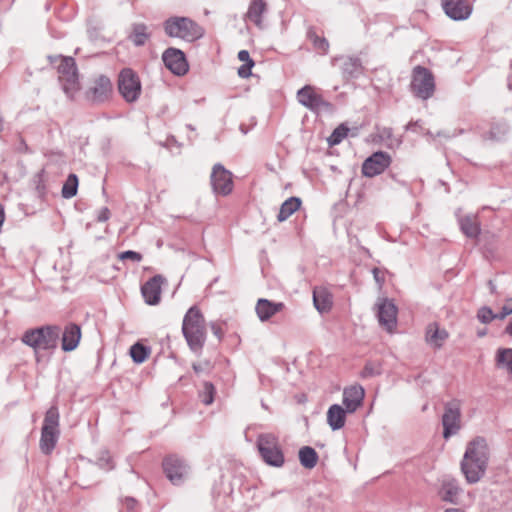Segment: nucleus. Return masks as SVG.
Here are the masks:
<instances>
[{"label": "nucleus", "mask_w": 512, "mask_h": 512, "mask_svg": "<svg viewBox=\"0 0 512 512\" xmlns=\"http://www.w3.org/2000/svg\"><path fill=\"white\" fill-rule=\"evenodd\" d=\"M488 462V447L484 439L471 441L461 462V470L468 483L474 484L484 476Z\"/></svg>", "instance_id": "1"}, {"label": "nucleus", "mask_w": 512, "mask_h": 512, "mask_svg": "<svg viewBox=\"0 0 512 512\" xmlns=\"http://www.w3.org/2000/svg\"><path fill=\"white\" fill-rule=\"evenodd\" d=\"M182 333L192 351L202 350L207 332L205 318L197 305L190 307L184 315Z\"/></svg>", "instance_id": "2"}, {"label": "nucleus", "mask_w": 512, "mask_h": 512, "mask_svg": "<svg viewBox=\"0 0 512 512\" xmlns=\"http://www.w3.org/2000/svg\"><path fill=\"white\" fill-rule=\"evenodd\" d=\"M48 59L51 64H56L58 62L56 68L62 89L69 98H74L81 89L75 59L70 56L62 55L49 56Z\"/></svg>", "instance_id": "3"}, {"label": "nucleus", "mask_w": 512, "mask_h": 512, "mask_svg": "<svg viewBox=\"0 0 512 512\" xmlns=\"http://www.w3.org/2000/svg\"><path fill=\"white\" fill-rule=\"evenodd\" d=\"M61 328L58 325H45L27 330L22 342L34 350H54L57 348Z\"/></svg>", "instance_id": "4"}, {"label": "nucleus", "mask_w": 512, "mask_h": 512, "mask_svg": "<svg viewBox=\"0 0 512 512\" xmlns=\"http://www.w3.org/2000/svg\"><path fill=\"white\" fill-rule=\"evenodd\" d=\"M165 33L172 38L193 42L204 35L203 28L188 17L174 16L163 23Z\"/></svg>", "instance_id": "5"}, {"label": "nucleus", "mask_w": 512, "mask_h": 512, "mask_svg": "<svg viewBox=\"0 0 512 512\" xmlns=\"http://www.w3.org/2000/svg\"><path fill=\"white\" fill-rule=\"evenodd\" d=\"M60 436L59 412L55 406L50 407L44 417L39 446L49 455L54 450Z\"/></svg>", "instance_id": "6"}, {"label": "nucleus", "mask_w": 512, "mask_h": 512, "mask_svg": "<svg viewBox=\"0 0 512 512\" xmlns=\"http://www.w3.org/2000/svg\"><path fill=\"white\" fill-rule=\"evenodd\" d=\"M257 448L263 461L273 467H282L285 463L284 453L278 437L272 433H262L257 437Z\"/></svg>", "instance_id": "7"}, {"label": "nucleus", "mask_w": 512, "mask_h": 512, "mask_svg": "<svg viewBox=\"0 0 512 512\" xmlns=\"http://www.w3.org/2000/svg\"><path fill=\"white\" fill-rule=\"evenodd\" d=\"M410 88L417 98L422 100L431 98L435 91V80L432 72L420 65L414 67Z\"/></svg>", "instance_id": "8"}, {"label": "nucleus", "mask_w": 512, "mask_h": 512, "mask_svg": "<svg viewBox=\"0 0 512 512\" xmlns=\"http://www.w3.org/2000/svg\"><path fill=\"white\" fill-rule=\"evenodd\" d=\"M297 101L314 113L331 112L333 105L324 99L319 89L312 85H305L297 91Z\"/></svg>", "instance_id": "9"}, {"label": "nucleus", "mask_w": 512, "mask_h": 512, "mask_svg": "<svg viewBox=\"0 0 512 512\" xmlns=\"http://www.w3.org/2000/svg\"><path fill=\"white\" fill-rule=\"evenodd\" d=\"M118 90L124 100L133 103L141 94V82L138 75L131 69H123L118 77Z\"/></svg>", "instance_id": "10"}, {"label": "nucleus", "mask_w": 512, "mask_h": 512, "mask_svg": "<svg viewBox=\"0 0 512 512\" xmlns=\"http://www.w3.org/2000/svg\"><path fill=\"white\" fill-rule=\"evenodd\" d=\"M443 437L449 439L458 433L461 428V403L459 400H451L444 405L442 415Z\"/></svg>", "instance_id": "11"}, {"label": "nucleus", "mask_w": 512, "mask_h": 512, "mask_svg": "<svg viewBox=\"0 0 512 512\" xmlns=\"http://www.w3.org/2000/svg\"><path fill=\"white\" fill-rule=\"evenodd\" d=\"M210 182L212 190L216 195L227 196L233 191L232 173L220 163L212 167Z\"/></svg>", "instance_id": "12"}, {"label": "nucleus", "mask_w": 512, "mask_h": 512, "mask_svg": "<svg viewBox=\"0 0 512 512\" xmlns=\"http://www.w3.org/2000/svg\"><path fill=\"white\" fill-rule=\"evenodd\" d=\"M162 465L166 477L174 485L182 484L189 474V466L175 455L166 457Z\"/></svg>", "instance_id": "13"}, {"label": "nucleus", "mask_w": 512, "mask_h": 512, "mask_svg": "<svg viewBox=\"0 0 512 512\" xmlns=\"http://www.w3.org/2000/svg\"><path fill=\"white\" fill-rule=\"evenodd\" d=\"M166 68L174 75L183 76L189 70V64L183 51L170 47L162 54Z\"/></svg>", "instance_id": "14"}, {"label": "nucleus", "mask_w": 512, "mask_h": 512, "mask_svg": "<svg viewBox=\"0 0 512 512\" xmlns=\"http://www.w3.org/2000/svg\"><path fill=\"white\" fill-rule=\"evenodd\" d=\"M391 156L383 151H377L368 157L362 164V174L366 177H375L383 173L391 164Z\"/></svg>", "instance_id": "15"}, {"label": "nucleus", "mask_w": 512, "mask_h": 512, "mask_svg": "<svg viewBox=\"0 0 512 512\" xmlns=\"http://www.w3.org/2000/svg\"><path fill=\"white\" fill-rule=\"evenodd\" d=\"M113 92L111 80L104 75H100L94 81L87 91V98L92 103L100 104L108 101Z\"/></svg>", "instance_id": "16"}, {"label": "nucleus", "mask_w": 512, "mask_h": 512, "mask_svg": "<svg viewBox=\"0 0 512 512\" xmlns=\"http://www.w3.org/2000/svg\"><path fill=\"white\" fill-rule=\"evenodd\" d=\"M377 317L380 325L388 331H392L397 323V307L392 300L380 299L377 304Z\"/></svg>", "instance_id": "17"}, {"label": "nucleus", "mask_w": 512, "mask_h": 512, "mask_svg": "<svg viewBox=\"0 0 512 512\" xmlns=\"http://www.w3.org/2000/svg\"><path fill=\"white\" fill-rule=\"evenodd\" d=\"M441 2L446 15L455 21L466 20L472 13V6L467 0H441Z\"/></svg>", "instance_id": "18"}, {"label": "nucleus", "mask_w": 512, "mask_h": 512, "mask_svg": "<svg viewBox=\"0 0 512 512\" xmlns=\"http://www.w3.org/2000/svg\"><path fill=\"white\" fill-rule=\"evenodd\" d=\"M164 282L163 276L155 275L142 285L141 293L148 305H157L160 302Z\"/></svg>", "instance_id": "19"}, {"label": "nucleus", "mask_w": 512, "mask_h": 512, "mask_svg": "<svg viewBox=\"0 0 512 512\" xmlns=\"http://www.w3.org/2000/svg\"><path fill=\"white\" fill-rule=\"evenodd\" d=\"M365 396L361 385L345 388L343 391V405L348 413H354L363 403Z\"/></svg>", "instance_id": "20"}, {"label": "nucleus", "mask_w": 512, "mask_h": 512, "mask_svg": "<svg viewBox=\"0 0 512 512\" xmlns=\"http://www.w3.org/2000/svg\"><path fill=\"white\" fill-rule=\"evenodd\" d=\"M284 308L285 304L283 302H273L265 298H260L256 303L255 311L259 320L266 322Z\"/></svg>", "instance_id": "21"}, {"label": "nucleus", "mask_w": 512, "mask_h": 512, "mask_svg": "<svg viewBox=\"0 0 512 512\" xmlns=\"http://www.w3.org/2000/svg\"><path fill=\"white\" fill-rule=\"evenodd\" d=\"M81 328L75 323H69L62 332L61 348L65 352L75 350L81 340Z\"/></svg>", "instance_id": "22"}, {"label": "nucleus", "mask_w": 512, "mask_h": 512, "mask_svg": "<svg viewBox=\"0 0 512 512\" xmlns=\"http://www.w3.org/2000/svg\"><path fill=\"white\" fill-rule=\"evenodd\" d=\"M448 337V331L445 328H441L436 322H432L426 327L425 340L434 349H440Z\"/></svg>", "instance_id": "23"}, {"label": "nucleus", "mask_w": 512, "mask_h": 512, "mask_svg": "<svg viewBox=\"0 0 512 512\" xmlns=\"http://www.w3.org/2000/svg\"><path fill=\"white\" fill-rule=\"evenodd\" d=\"M461 492L458 481L453 477H445L442 481L439 495L443 501L456 503Z\"/></svg>", "instance_id": "24"}, {"label": "nucleus", "mask_w": 512, "mask_h": 512, "mask_svg": "<svg viewBox=\"0 0 512 512\" xmlns=\"http://www.w3.org/2000/svg\"><path fill=\"white\" fill-rule=\"evenodd\" d=\"M267 12V3L265 0H251L246 19L256 25L258 28H263V15Z\"/></svg>", "instance_id": "25"}, {"label": "nucleus", "mask_w": 512, "mask_h": 512, "mask_svg": "<svg viewBox=\"0 0 512 512\" xmlns=\"http://www.w3.org/2000/svg\"><path fill=\"white\" fill-rule=\"evenodd\" d=\"M313 303L320 313H327L333 305V296L324 287H315L313 290Z\"/></svg>", "instance_id": "26"}, {"label": "nucleus", "mask_w": 512, "mask_h": 512, "mask_svg": "<svg viewBox=\"0 0 512 512\" xmlns=\"http://www.w3.org/2000/svg\"><path fill=\"white\" fill-rule=\"evenodd\" d=\"M341 70L343 78L346 80L358 78L363 73V66L357 57H341Z\"/></svg>", "instance_id": "27"}, {"label": "nucleus", "mask_w": 512, "mask_h": 512, "mask_svg": "<svg viewBox=\"0 0 512 512\" xmlns=\"http://www.w3.org/2000/svg\"><path fill=\"white\" fill-rule=\"evenodd\" d=\"M346 413H348L346 409L338 404H333L329 407L327 423L332 430H339L345 425Z\"/></svg>", "instance_id": "28"}, {"label": "nucleus", "mask_w": 512, "mask_h": 512, "mask_svg": "<svg viewBox=\"0 0 512 512\" xmlns=\"http://www.w3.org/2000/svg\"><path fill=\"white\" fill-rule=\"evenodd\" d=\"M461 231L469 238H477L481 232L477 215H466L459 218Z\"/></svg>", "instance_id": "29"}, {"label": "nucleus", "mask_w": 512, "mask_h": 512, "mask_svg": "<svg viewBox=\"0 0 512 512\" xmlns=\"http://www.w3.org/2000/svg\"><path fill=\"white\" fill-rule=\"evenodd\" d=\"M150 32L148 27L144 23H134L132 25V31L129 35V40L133 42L135 46H143L150 38Z\"/></svg>", "instance_id": "30"}, {"label": "nucleus", "mask_w": 512, "mask_h": 512, "mask_svg": "<svg viewBox=\"0 0 512 512\" xmlns=\"http://www.w3.org/2000/svg\"><path fill=\"white\" fill-rule=\"evenodd\" d=\"M495 365L512 375V348H499L495 355Z\"/></svg>", "instance_id": "31"}, {"label": "nucleus", "mask_w": 512, "mask_h": 512, "mask_svg": "<svg viewBox=\"0 0 512 512\" xmlns=\"http://www.w3.org/2000/svg\"><path fill=\"white\" fill-rule=\"evenodd\" d=\"M301 206V200L298 197H290L285 200L279 210L277 219L280 222L287 220Z\"/></svg>", "instance_id": "32"}, {"label": "nucleus", "mask_w": 512, "mask_h": 512, "mask_svg": "<svg viewBox=\"0 0 512 512\" xmlns=\"http://www.w3.org/2000/svg\"><path fill=\"white\" fill-rule=\"evenodd\" d=\"M318 454L310 446H304L299 450V461L301 465L306 469H313L318 462Z\"/></svg>", "instance_id": "33"}, {"label": "nucleus", "mask_w": 512, "mask_h": 512, "mask_svg": "<svg viewBox=\"0 0 512 512\" xmlns=\"http://www.w3.org/2000/svg\"><path fill=\"white\" fill-rule=\"evenodd\" d=\"M508 125L505 121H496L491 125L488 133L483 135L484 139L502 141L508 133Z\"/></svg>", "instance_id": "34"}, {"label": "nucleus", "mask_w": 512, "mask_h": 512, "mask_svg": "<svg viewBox=\"0 0 512 512\" xmlns=\"http://www.w3.org/2000/svg\"><path fill=\"white\" fill-rule=\"evenodd\" d=\"M238 59L244 62L242 66L238 68V75L241 78H247L251 75V69L254 66V61L251 59L250 54L247 50H241L238 52Z\"/></svg>", "instance_id": "35"}, {"label": "nucleus", "mask_w": 512, "mask_h": 512, "mask_svg": "<svg viewBox=\"0 0 512 512\" xmlns=\"http://www.w3.org/2000/svg\"><path fill=\"white\" fill-rule=\"evenodd\" d=\"M216 394L215 386L208 381L202 384V388L199 390V398L204 405H211L214 401Z\"/></svg>", "instance_id": "36"}, {"label": "nucleus", "mask_w": 512, "mask_h": 512, "mask_svg": "<svg viewBox=\"0 0 512 512\" xmlns=\"http://www.w3.org/2000/svg\"><path fill=\"white\" fill-rule=\"evenodd\" d=\"M77 188L78 178L75 174H70L62 187V196L66 199L74 197L77 194Z\"/></svg>", "instance_id": "37"}, {"label": "nucleus", "mask_w": 512, "mask_h": 512, "mask_svg": "<svg viewBox=\"0 0 512 512\" xmlns=\"http://www.w3.org/2000/svg\"><path fill=\"white\" fill-rule=\"evenodd\" d=\"M130 355L135 363H143L149 356V349L140 343H136L130 348Z\"/></svg>", "instance_id": "38"}, {"label": "nucleus", "mask_w": 512, "mask_h": 512, "mask_svg": "<svg viewBox=\"0 0 512 512\" xmlns=\"http://www.w3.org/2000/svg\"><path fill=\"white\" fill-rule=\"evenodd\" d=\"M349 132V128L344 124L339 125L329 136L328 143L331 146L337 145L342 142L344 138L347 137Z\"/></svg>", "instance_id": "39"}, {"label": "nucleus", "mask_w": 512, "mask_h": 512, "mask_svg": "<svg viewBox=\"0 0 512 512\" xmlns=\"http://www.w3.org/2000/svg\"><path fill=\"white\" fill-rule=\"evenodd\" d=\"M382 373V367L379 362H367L360 373L361 378H370Z\"/></svg>", "instance_id": "40"}, {"label": "nucleus", "mask_w": 512, "mask_h": 512, "mask_svg": "<svg viewBox=\"0 0 512 512\" xmlns=\"http://www.w3.org/2000/svg\"><path fill=\"white\" fill-rule=\"evenodd\" d=\"M309 39L312 41L314 48L320 53L326 54L328 52L329 43L325 38L320 37L315 33H309Z\"/></svg>", "instance_id": "41"}, {"label": "nucleus", "mask_w": 512, "mask_h": 512, "mask_svg": "<svg viewBox=\"0 0 512 512\" xmlns=\"http://www.w3.org/2000/svg\"><path fill=\"white\" fill-rule=\"evenodd\" d=\"M478 319L482 322V323H490L492 320L494 319H498L496 316L497 314H494L493 311L489 308V307H482L479 311H478Z\"/></svg>", "instance_id": "42"}, {"label": "nucleus", "mask_w": 512, "mask_h": 512, "mask_svg": "<svg viewBox=\"0 0 512 512\" xmlns=\"http://www.w3.org/2000/svg\"><path fill=\"white\" fill-rule=\"evenodd\" d=\"M98 465L105 470H111L114 468V463L108 452H104L98 459Z\"/></svg>", "instance_id": "43"}, {"label": "nucleus", "mask_w": 512, "mask_h": 512, "mask_svg": "<svg viewBox=\"0 0 512 512\" xmlns=\"http://www.w3.org/2000/svg\"><path fill=\"white\" fill-rule=\"evenodd\" d=\"M142 258L143 257L139 252L132 251V250L124 251L119 254V259H121V260L130 259L135 262H140L142 260Z\"/></svg>", "instance_id": "44"}, {"label": "nucleus", "mask_w": 512, "mask_h": 512, "mask_svg": "<svg viewBox=\"0 0 512 512\" xmlns=\"http://www.w3.org/2000/svg\"><path fill=\"white\" fill-rule=\"evenodd\" d=\"M512 314V298L507 299L501 309V312L497 314L498 319H504L506 316Z\"/></svg>", "instance_id": "45"}, {"label": "nucleus", "mask_w": 512, "mask_h": 512, "mask_svg": "<svg viewBox=\"0 0 512 512\" xmlns=\"http://www.w3.org/2000/svg\"><path fill=\"white\" fill-rule=\"evenodd\" d=\"M211 330L213 332V334L219 339L221 340L224 336V332L222 330V327L219 323L217 322H212L211 323Z\"/></svg>", "instance_id": "46"}, {"label": "nucleus", "mask_w": 512, "mask_h": 512, "mask_svg": "<svg viewBox=\"0 0 512 512\" xmlns=\"http://www.w3.org/2000/svg\"><path fill=\"white\" fill-rule=\"evenodd\" d=\"M193 370L196 374H201L210 370V364L208 362L193 364Z\"/></svg>", "instance_id": "47"}, {"label": "nucleus", "mask_w": 512, "mask_h": 512, "mask_svg": "<svg viewBox=\"0 0 512 512\" xmlns=\"http://www.w3.org/2000/svg\"><path fill=\"white\" fill-rule=\"evenodd\" d=\"M110 218V210L107 207L102 208L97 216L99 222H105Z\"/></svg>", "instance_id": "48"}, {"label": "nucleus", "mask_w": 512, "mask_h": 512, "mask_svg": "<svg viewBox=\"0 0 512 512\" xmlns=\"http://www.w3.org/2000/svg\"><path fill=\"white\" fill-rule=\"evenodd\" d=\"M123 504L129 511H133L137 505V501L134 498L126 497Z\"/></svg>", "instance_id": "49"}, {"label": "nucleus", "mask_w": 512, "mask_h": 512, "mask_svg": "<svg viewBox=\"0 0 512 512\" xmlns=\"http://www.w3.org/2000/svg\"><path fill=\"white\" fill-rule=\"evenodd\" d=\"M373 276H374L375 281L378 283V285L382 286V284L384 282V276H383L382 272L380 271V269L374 268Z\"/></svg>", "instance_id": "50"}, {"label": "nucleus", "mask_w": 512, "mask_h": 512, "mask_svg": "<svg viewBox=\"0 0 512 512\" xmlns=\"http://www.w3.org/2000/svg\"><path fill=\"white\" fill-rule=\"evenodd\" d=\"M36 190L40 197L43 198L45 196V186L41 182L37 185Z\"/></svg>", "instance_id": "51"}, {"label": "nucleus", "mask_w": 512, "mask_h": 512, "mask_svg": "<svg viewBox=\"0 0 512 512\" xmlns=\"http://www.w3.org/2000/svg\"><path fill=\"white\" fill-rule=\"evenodd\" d=\"M488 285H489V288H490L491 293H495V292H496V286H495V284L493 283V281H491V280H490V281L488 282Z\"/></svg>", "instance_id": "52"}, {"label": "nucleus", "mask_w": 512, "mask_h": 512, "mask_svg": "<svg viewBox=\"0 0 512 512\" xmlns=\"http://www.w3.org/2000/svg\"><path fill=\"white\" fill-rule=\"evenodd\" d=\"M445 512H464V511H462L461 509H457V508H450V509H447Z\"/></svg>", "instance_id": "53"}, {"label": "nucleus", "mask_w": 512, "mask_h": 512, "mask_svg": "<svg viewBox=\"0 0 512 512\" xmlns=\"http://www.w3.org/2000/svg\"><path fill=\"white\" fill-rule=\"evenodd\" d=\"M484 334H485V333H484V331H481V332L479 333V336H483Z\"/></svg>", "instance_id": "54"}]
</instances>
